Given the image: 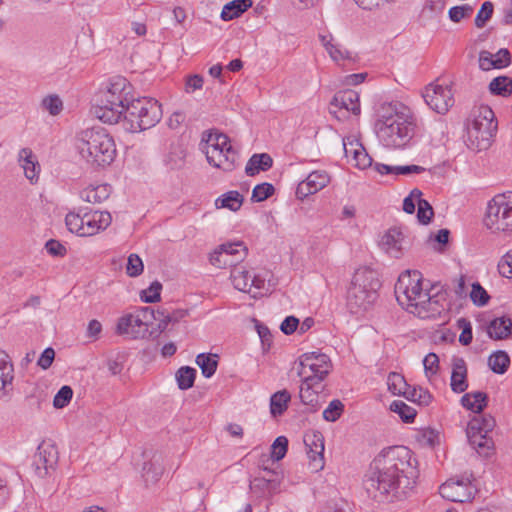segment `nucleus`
I'll list each match as a JSON object with an SVG mask.
<instances>
[{"instance_id":"1","label":"nucleus","mask_w":512,"mask_h":512,"mask_svg":"<svg viewBox=\"0 0 512 512\" xmlns=\"http://www.w3.org/2000/svg\"><path fill=\"white\" fill-rule=\"evenodd\" d=\"M418 475L412 451L405 446H392L374 458L365 476L364 488L379 502L400 498L414 488Z\"/></svg>"},{"instance_id":"2","label":"nucleus","mask_w":512,"mask_h":512,"mask_svg":"<svg viewBox=\"0 0 512 512\" xmlns=\"http://www.w3.org/2000/svg\"><path fill=\"white\" fill-rule=\"evenodd\" d=\"M131 99V84L122 76H114L106 89L97 93L91 112L103 123L114 124L122 118Z\"/></svg>"},{"instance_id":"3","label":"nucleus","mask_w":512,"mask_h":512,"mask_svg":"<svg viewBox=\"0 0 512 512\" xmlns=\"http://www.w3.org/2000/svg\"><path fill=\"white\" fill-rule=\"evenodd\" d=\"M375 130L383 146L400 149L407 146L414 137L416 122L413 116L394 111L389 105L377 120Z\"/></svg>"},{"instance_id":"4","label":"nucleus","mask_w":512,"mask_h":512,"mask_svg":"<svg viewBox=\"0 0 512 512\" xmlns=\"http://www.w3.org/2000/svg\"><path fill=\"white\" fill-rule=\"evenodd\" d=\"M76 148L81 158L94 168L109 166L116 157L115 142L103 128L81 131Z\"/></svg>"},{"instance_id":"5","label":"nucleus","mask_w":512,"mask_h":512,"mask_svg":"<svg viewBox=\"0 0 512 512\" xmlns=\"http://www.w3.org/2000/svg\"><path fill=\"white\" fill-rule=\"evenodd\" d=\"M381 282L377 273L361 267L353 274L347 291V307L353 314L368 310L378 297Z\"/></svg>"},{"instance_id":"6","label":"nucleus","mask_w":512,"mask_h":512,"mask_svg":"<svg viewBox=\"0 0 512 512\" xmlns=\"http://www.w3.org/2000/svg\"><path fill=\"white\" fill-rule=\"evenodd\" d=\"M126 129L140 132L154 127L162 118L161 105L156 99L132 97L122 115Z\"/></svg>"},{"instance_id":"7","label":"nucleus","mask_w":512,"mask_h":512,"mask_svg":"<svg viewBox=\"0 0 512 512\" xmlns=\"http://www.w3.org/2000/svg\"><path fill=\"white\" fill-rule=\"evenodd\" d=\"M202 151L210 165L225 172L233 171L238 163V152L233 149L227 135L218 132H204Z\"/></svg>"},{"instance_id":"8","label":"nucleus","mask_w":512,"mask_h":512,"mask_svg":"<svg viewBox=\"0 0 512 512\" xmlns=\"http://www.w3.org/2000/svg\"><path fill=\"white\" fill-rule=\"evenodd\" d=\"M497 130V121L493 110L488 106H480L467 125L469 146L477 151L490 147Z\"/></svg>"},{"instance_id":"9","label":"nucleus","mask_w":512,"mask_h":512,"mask_svg":"<svg viewBox=\"0 0 512 512\" xmlns=\"http://www.w3.org/2000/svg\"><path fill=\"white\" fill-rule=\"evenodd\" d=\"M423 286L422 274L417 270H406L400 274L395 284V295L398 303L411 312L414 304L423 303L426 295L433 290Z\"/></svg>"},{"instance_id":"10","label":"nucleus","mask_w":512,"mask_h":512,"mask_svg":"<svg viewBox=\"0 0 512 512\" xmlns=\"http://www.w3.org/2000/svg\"><path fill=\"white\" fill-rule=\"evenodd\" d=\"M154 319H157L154 309L140 307L134 312L120 317L115 332L118 335H128L132 339H144L148 335L152 336L154 334V330L149 331Z\"/></svg>"},{"instance_id":"11","label":"nucleus","mask_w":512,"mask_h":512,"mask_svg":"<svg viewBox=\"0 0 512 512\" xmlns=\"http://www.w3.org/2000/svg\"><path fill=\"white\" fill-rule=\"evenodd\" d=\"M484 223L494 232H512V191L493 197L488 204Z\"/></svg>"},{"instance_id":"12","label":"nucleus","mask_w":512,"mask_h":512,"mask_svg":"<svg viewBox=\"0 0 512 512\" xmlns=\"http://www.w3.org/2000/svg\"><path fill=\"white\" fill-rule=\"evenodd\" d=\"M298 376L307 377L323 382L331 371L332 365L329 357L323 353H305L300 357Z\"/></svg>"},{"instance_id":"13","label":"nucleus","mask_w":512,"mask_h":512,"mask_svg":"<svg viewBox=\"0 0 512 512\" xmlns=\"http://www.w3.org/2000/svg\"><path fill=\"white\" fill-rule=\"evenodd\" d=\"M477 492L472 484V475L462 476L460 479H450L439 487V493L451 502L471 501Z\"/></svg>"},{"instance_id":"14","label":"nucleus","mask_w":512,"mask_h":512,"mask_svg":"<svg viewBox=\"0 0 512 512\" xmlns=\"http://www.w3.org/2000/svg\"><path fill=\"white\" fill-rule=\"evenodd\" d=\"M58 462L57 448L50 443L42 442L33 457L32 466L38 477L44 478L50 470H54Z\"/></svg>"},{"instance_id":"15","label":"nucleus","mask_w":512,"mask_h":512,"mask_svg":"<svg viewBox=\"0 0 512 512\" xmlns=\"http://www.w3.org/2000/svg\"><path fill=\"white\" fill-rule=\"evenodd\" d=\"M423 98L431 109L440 114L446 113L454 103L451 89L437 84L426 87Z\"/></svg>"},{"instance_id":"16","label":"nucleus","mask_w":512,"mask_h":512,"mask_svg":"<svg viewBox=\"0 0 512 512\" xmlns=\"http://www.w3.org/2000/svg\"><path fill=\"white\" fill-rule=\"evenodd\" d=\"M329 109L330 113L337 118H339L338 110H345L358 116L361 112L358 93L350 89L337 92L330 102Z\"/></svg>"},{"instance_id":"17","label":"nucleus","mask_w":512,"mask_h":512,"mask_svg":"<svg viewBox=\"0 0 512 512\" xmlns=\"http://www.w3.org/2000/svg\"><path fill=\"white\" fill-rule=\"evenodd\" d=\"M330 182L328 173L324 170H316L311 172L305 180L301 181L296 188V197L305 199L309 195L315 194Z\"/></svg>"},{"instance_id":"18","label":"nucleus","mask_w":512,"mask_h":512,"mask_svg":"<svg viewBox=\"0 0 512 512\" xmlns=\"http://www.w3.org/2000/svg\"><path fill=\"white\" fill-rule=\"evenodd\" d=\"M412 314L422 319H437L446 314V308L439 298V293L431 294V291L423 299V303L414 304Z\"/></svg>"},{"instance_id":"19","label":"nucleus","mask_w":512,"mask_h":512,"mask_svg":"<svg viewBox=\"0 0 512 512\" xmlns=\"http://www.w3.org/2000/svg\"><path fill=\"white\" fill-rule=\"evenodd\" d=\"M304 443L307 448V455L312 461L315 471L324 467V437L318 431L306 433L304 435Z\"/></svg>"},{"instance_id":"20","label":"nucleus","mask_w":512,"mask_h":512,"mask_svg":"<svg viewBox=\"0 0 512 512\" xmlns=\"http://www.w3.org/2000/svg\"><path fill=\"white\" fill-rule=\"evenodd\" d=\"M324 390V384L309 377L302 379L300 386V399L303 404L310 405L314 411L321 406L320 393Z\"/></svg>"},{"instance_id":"21","label":"nucleus","mask_w":512,"mask_h":512,"mask_svg":"<svg viewBox=\"0 0 512 512\" xmlns=\"http://www.w3.org/2000/svg\"><path fill=\"white\" fill-rule=\"evenodd\" d=\"M450 386L455 393H462L468 388L467 366L463 358L453 359Z\"/></svg>"},{"instance_id":"22","label":"nucleus","mask_w":512,"mask_h":512,"mask_svg":"<svg viewBox=\"0 0 512 512\" xmlns=\"http://www.w3.org/2000/svg\"><path fill=\"white\" fill-rule=\"evenodd\" d=\"M344 150L347 157L350 155L359 169H366L372 166L373 160L365 150L362 144L350 142L349 146L344 143Z\"/></svg>"},{"instance_id":"23","label":"nucleus","mask_w":512,"mask_h":512,"mask_svg":"<svg viewBox=\"0 0 512 512\" xmlns=\"http://www.w3.org/2000/svg\"><path fill=\"white\" fill-rule=\"evenodd\" d=\"M403 235L397 228H392L381 239L382 248L395 258H399L402 250Z\"/></svg>"},{"instance_id":"24","label":"nucleus","mask_w":512,"mask_h":512,"mask_svg":"<svg viewBox=\"0 0 512 512\" xmlns=\"http://www.w3.org/2000/svg\"><path fill=\"white\" fill-rule=\"evenodd\" d=\"M512 329V321L506 317H498L491 320L487 326V333L491 339L502 340L509 337Z\"/></svg>"},{"instance_id":"25","label":"nucleus","mask_w":512,"mask_h":512,"mask_svg":"<svg viewBox=\"0 0 512 512\" xmlns=\"http://www.w3.org/2000/svg\"><path fill=\"white\" fill-rule=\"evenodd\" d=\"M14 379V367L9 355L0 350V390L8 393V388L12 387Z\"/></svg>"},{"instance_id":"26","label":"nucleus","mask_w":512,"mask_h":512,"mask_svg":"<svg viewBox=\"0 0 512 512\" xmlns=\"http://www.w3.org/2000/svg\"><path fill=\"white\" fill-rule=\"evenodd\" d=\"M19 162L24 170L25 176L33 181L38 178V173L40 171L39 163L36 160V157L33 155V152L29 148H23L19 152Z\"/></svg>"},{"instance_id":"27","label":"nucleus","mask_w":512,"mask_h":512,"mask_svg":"<svg viewBox=\"0 0 512 512\" xmlns=\"http://www.w3.org/2000/svg\"><path fill=\"white\" fill-rule=\"evenodd\" d=\"M319 39L333 61L352 60L351 53L346 49H342L339 44L334 43V38L331 34L319 35Z\"/></svg>"},{"instance_id":"28","label":"nucleus","mask_w":512,"mask_h":512,"mask_svg":"<svg viewBox=\"0 0 512 512\" xmlns=\"http://www.w3.org/2000/svg\"><path fill=\"white\" fill-rule=\"evenodd\" d=\"M488 395L481 391L466 393L461 398V404L468 410L480 414L487 406Z\"/></svg>"},{"instance_id":"29","label":"nucleus","mask_w":512,"mask_h":512,"mask_svg":"<svg viewBox=\"0 0 512 512\" xmlns=\"http://www.w3.org/2000/svg\"><path fill=\"white\" fill-rule=\"evenodd\" d=\"M163 466L160 461V456L154 454L149 462H145L142 468L143 478L147 486L156 484L163 474Z\"/></svg>"},{"instance_id":"30","label":"nucleus","mask_w":512,"mask_h":512,"mask_svg":"<svg viewBox=\"0 0 512 512\" xmlns=\"http://www.w3.org/2000/svg\"><path fill=\"white\" fill-rule=\"evenodd\" d=\"M111 191V186L108 184L89 186L81 191V198L89 203H101L108 199Z\"/></svg>"},{"instance_id":"31","label":"nucleus","mask_w":512,"mask_h":512,"mask_svg":"<svg viewBox=\"0 0 512 512\" xmlns=\"http://www.w3.org/2000/svg\"><path fill=\"white\" fill-rule=\"evenodd\" d=\"M273 165V159L267 153L254 154L249 159L245 172L248 176H254L260 171H267Z\"/></svg>"},{"instance_id":"32","label":"nucleus","mask_w":512,"mask_h":512,"mask_svg":"<svg viewBox=\"0 0 512 512\" xmlns=\"http://www.w3.org/2000/svg\"><path fill=\"white\" fill-rule=\"evenodd\" d=\"M252 6V0H233L224 5L221 18L224 21H230L239 17L248 8Z\"/></svg>"},{"instance_id":"33","label":"nucleus","mask_w":512,"mask_h":512,"mask_svg":"<svg viewBox=\"0 0 512 512\" xmlns=\"http://www.w3.org/2000/svg\"><path fill=\"white\" fill-rule=\"evenodd\" d=\"M495 427V420L490 415L474 416L468 423L466 433H489Z\"/></svg>"},{"instance_id":"34","label":"nucleus","mask_w":512,"mask_h":512,"mask_svg":"<svg viewBox=\"0 0 512 512\" xmlns=\"http://www.w3.org/2000/svg\"><path fill=\"white\" fill-rule=\"evenodd\" d=\"M291 400L290 393L283 389L275 392L270 398V413L273 417L282 415L288 408Z\"/></svg>"},{"instance_id":"35","label":"nucleus","mask_w":512,"mask_h":512,"mask_svg":"<svg viewBox=\"0 0 512 512\" xmlns=\"http://www.w3.org/2000/svg\"><path fill=\"white\" fill-rule=\"evenodd\" d=\"M243 196L236 190L228 191L215 200L217 208H227L231 211H238L243 204Z\"/></svg>"},{"instance_id":"36","label":"nucleus","mask_w":512,"mask_h":512,"mask_svg":"<svg viewBox=\"0 0 512 512\" xmlns=\"http://www.w3.org/2000/svg\"><path fill=\"white\" fill-rule=\"evenodd\" d=\"M470 445L479 454H488V451L493 448L494 442L492 438L488 437V433H466Z\"/></svg>"},{"instance_id":"37","label":"nucleus","mask_w":512,"mask_h":512,"mask_svg":"<svg viewBox=\"0 0 512 512\" xmlns=\"http://www.w3.org/2000/svg\"><path fill=\"white\" fill-rule=\"evenodd\" d=\"M488 366L496 374H504L510 366V357L503 351L498 350L488 357Z\"/></svg>"},{"instance_id":"38","label":"nucleus","mask_w":512,"mask_h":512,"mask_svg":"<svg viewBox=\"0 0 512 512\" xmlns=\"http://www.w3.org/2000/svg\"><path fill=\"white\" fill-rule=\"evenodd\" d=\"M196 364L200 367L202 375L206 378H210L216 372L218 355L201 353L196 357Z\"/></svg>"},{"instance_id":"39","label":"nucleus","mask_w":512,"mask_h":512,"mask_svg":"<svg viewBox=\"0 0 512 512\" xmlns=\"http://www.w3.org/2000/svg\"><path fill=\"white\" fill-rule=\"evenodd\" d=\"M231 280L234 287L242 292H250L252 288L251 273L243 267H235L231 272Z\"/></svg>"},{"instance_id":"40","label":"nucleus","mask_w":512,"mask_h":512,"mask_svg":"<svg viewBox=\"0 0 512 512\" xmlns=\"http://www.w3.org/2000/svg\"><path fill=\"white\" fill-rule=\"evenodd\" d=\"M218 249L228 255V258L234 260V264L241 261L247 253V248L243 242L223 243Z\"/></svg>"},{"instance_id":"41","label":"nucleus","mask_w":512,"mask_h":512,"mask_svg":"<svg viewBox=\"0 0 512 512\" xmlns=\"http://www.w3.org/2000/svg\"><path fill=\"white\" fill-rule=\"evenodd\" d=\"M489 90L493 95L507 97L512 93V80L506 76L496 77L490 82Z\"/></svg>"},{"instance_id":"42","label":"nucleus","mask_w":512,"mask_h":512,"mask_svg":"<svg viewBox=\"0 0 512 512\" xmlns=\"http://www.w3.org/2000/svg\"><path fill=\"white\" fill-rule=\"evenodd\" d=\"M390 410L397 413L405 423H412L417 415L416 410L401 400H395L390 404Z\"/></svg>"},{"instance_id":"43","label":"nucleus","mask_w":512,"mask_h":512,"mask_svg":"<svg viewBox=\"0 0 512 512\" xmlns=\"http://www.w3.org/2000/svg\"><path fill=\"white\" fill-rule=\"evenodd\" d=\"M407 400L427 406L432 400V396L428 390L423 388L408 387L403 395Z\"/></svg>"},{"instance_id":"44","label":"nucleus","mask_w":512,"mask_h":512,"mask_svg":"<svg viewBox=\"0 0 512 512\" xmlns=\"http://www.w3.org/2000/svg\"><path fill=\"white\" fill-rule=\"evenodd\" d=\"M195 377L196 369L189 366H183L179 368V370L176 372V380L178 387L181 390H187L191 388L194 384Z\"/></svg>"},{"instance_id":"45","label":"nucleus","mask_w":512,"mask_h":512,"mask_svg":"<svg viewBox=\"0 0 512 512\" xmlns=\"http://www.w3.org/2000/svg\"><path fill=\"white\" fill-rule=\"evenodd\" d=\"M387 385L389 391L394 395H404V392L409 387L405 378L396 372H391L388 375Z\"/></svg>"},{"instance_id":"46","label":"nucleus","mask_w":512,"mask_h":512,"mask_svg":"<svg viewBox=\"0 0 512 512\" xmlns=\"http://www.w3.org/2000/svg\"><path fill=\"white\" fill-rule=\"evenodd\" d=\"M470 299L474 305L482 307L489 302L490 296L480 283L474 282L470 292Z\"/></svg>"},{"instance_id":"47","label":"nucleus","mask_w":512,"mask_h":512,"mask_svg":"<svg viewBox=\"0 0 512 512\" xmlns=\"http://www.w3.org/2000/svg\"><path fill=\"white\" fill-rule=\"evenodd\" d=\"M275 188L272 184L264 182L253 188L251 200L253 202H262L274 194Z\"/></svg>"},{"instance_id":"48","label":"nucleus","mask_w":512,"mask_h":512,"mask_svg":"<svg viewBox=\"0 0 512 512\" xmlns=\"http://www.w3.org/2000/svg\"><path fill=\"white\" fill-rule=\"evenodd\" d=\"M343 411H344L343 403L338 399H334L329 403L328 407L323 411V418L326 421L335 422L341 417Z\"/></svg>"},{"instance_id":"49","label":"nucleus","mask_w":512,"mask_h":512,"mask_svg":"<svg viewBox=\"0 0 512 512\" xmlns=\"http://www.w3.org/2000/svg\"><path fill=\"white\" fill-rule=\"evenodd\" d=\"M278 487V482L275 479H267L265 477H256L250 482V488L253 491L261 490L273 493Z\"/></svg>"},{"instance_id":"50","label":"nucleus","mask_w":512,"mask_h":512,"mask_svg":"<svg viewBox=\"0 0 512 512\" xmlns=\"http://www.w3.org/2000/svg\"><path fill=\"white\" fill-rule=\"evenodd\" d=\"M288 439L285 436H279L271 446V458L275 461L283 459L287 453Z\"/></svg>"},{"instance_id":"51","label":"nucleus","mask_w":512,"mask_h":512,"mask_svg":"<svg viewBox=\"0 0 512 512\" xmlns=\"http://www.w3.org/2000/svg\"><path fill=\"white\" fill-rule=\"evenodd\" d=\"M433 216H434V211H433V208L430 205V203L425 199H420L418 201V211H417L418 221L423 225H427L431 222Z\"/></svg>"},{"instance_id":"52","label":"nucleus","mask_w":512,"mask_h":512,"mask_svg":"<svg viewBox=\"0 0 512 512\" xmlns=\"http://www.w3.org/2000/svg\"><path fill=\"white\" fill-rule=\"evenodd\" d=\"M162 290V284L158 281H154L151 285L141 292V300L145 303H155L160 301V291Z\"/></svg>"},{"instance_id":"53","label":"nucleus","mask_w":512,"mask_h":512,"mask_svg":"<svg viewBox=\"0 0 512 512\" xmlns=\"http://www.w3.org/2000/svg\"><path fill=\"white\" fill-rule=\"evenodd\" d=\"M184 159V150L177 148L169 152L165 158V164L171 170L179 169L184 165Z\"/></svg>"},{"instance_id":"54","label":"nucleus","mask_w":512,"mask_h":512,"mask_svg":"<svg viewBox=\"0 0 512 512\" xmlns=\"http://www.w3.org/2000/svg\"><path fill=\"white\" fill-rule=\"evenodd\" d=\"M494 5L490 1H485L475 18V25L477 28H483L486 22L492 17Z\"/></svg>"},{"instance_id":"55","label":"nucleus","mask_w":512,"mask_h":512,"mask_svg":"<svg viewBox=\"0 0 512 512\" xmlns=\"http://www.w3.org/2000/svg\"><path fill=\"white\" fill-rule=\"evenodd\" d=\"M73 396V390L70 386H62L53 399L55 408H64L69 404Z\"/></svg>"},{"instance_id":"56","label":"nucleus","mask_w":512,"mask_h":512,"mask_svg":"<svg viewBox=\"0 0 512 512\" xmlns=\"http://www.w3.org/2000/svg\"><path fill=\"white\" fill-rule=\"evenodd\" d=\"M144 269L142 259L137 254H130L128 257L126 272L130 277L139 276Z\"/></svg>"},{"instance_id":"57","label":"nucleus","mask_w":512,"mask_h":512,"mask_svg":"<svg viewBox=\"0 0 512 512\" xmlns=\"http://www.w3.org/2000/svg\"><path fill=\"white\" fill-rule=\"evenodd\" d=\"M65 223L69 231L72 233H76L79 236H82V226L83 219H81V216L75 213H68L65 217Z\"/></svg>"},{"instance_id":"58","label":"nucleus","mask_w":512,"mask_h":512,"mask_svg":"<svg viewBox=\"0 0 512 512\" xmlns=\"http://www.w3.org/2000/svg\"><path fill=\"white\" fill-rule=\"evenodd\" d=\"M210 263L217 268H226L233 266L234 260L229 259L227 254L217 248L210 256Z\"/></svg>"},{"instance_id":"59","label":"nucleus","mask_w":512,"mask_h":512,"mask_svg":"<svg viewBox=\"0 0 512 512\" xmlns=\"http://www.w3.org/2000/svg\"><path fill=\"white\" fill-rule=\"evenodd\" d=\"M42 105L51 115H58L62 110V101L57 95L45 97L42 101Z\"/></svg>"},{"instance_id":"60","label":"nucleus","mask_w":512,"mask_h":512,"mask_svg":"<svg viewBox=\"0 0 512 512\" xmlns=\"http://www.w3.org/2000/svg\"><path fill=\"white\" fill-rule=\"evenodd\" d=\"M499 273L507 278H512V250L508 251L498 263Z\"/></svg>"},{"instance_id":"61","label":"nucleus","mask_w":512,"mask_h":512,"mask_svg":"<svg viewBox=\"0 0 512 512\" xmlns=\"http://www.w3.org/2000/svg\"><path fill=\"white\" fill-rule=\"evenodd\" d=\"M84 221H87L86 226L82 228V237L85 236H92L100 231L97 221L95 220V217L93 216V213L91 214H85Z\"/></svg>"},{"instance_id":"62","label":"nucleus","mask_w":512,"mask_h":512,"mask_svg":"<svg viewBox=\"0 0 512 512\" xmlns=\"http://www.w3.org/2000/svg\"><path fill=\"white\" fill-rule=\"evenodd\" d=\"M438 364H439V358L435 353H429L425 356L423 360V365L426 374L430 373L431 375H434L437 373L438 370Z\"/></svg>"},{"instance_id":"63","label":"nucleus","mask_w":512,"mask_h":512,"mask_svg":"<svg viewBox=\"0 0 512 512\" xmlns=\"http://www.w3.org/2000/svg\"><path fill=\"white\" fill-rule=\"evenodd\" d=\"M299 326V319L295 316L286 317L281 323L280 329L285 335L294 333Z\"/></svg>"},{"instance_id":"64","label":"nucleus","mask_w":512,"mask_h":512,"mask_svg":"<svg viewBox=\"0 0 512 512\" xmlns=\"http://www.w3.org/2000/svg\"><path fill=\"white\" fill-rule=\"evenodd\" d=\"M54 358H55L54 349L51 347H48L42 352L41 356L38 359L37 364L42 369H48L52 365Z\"/></svg>"}]
</instances>
